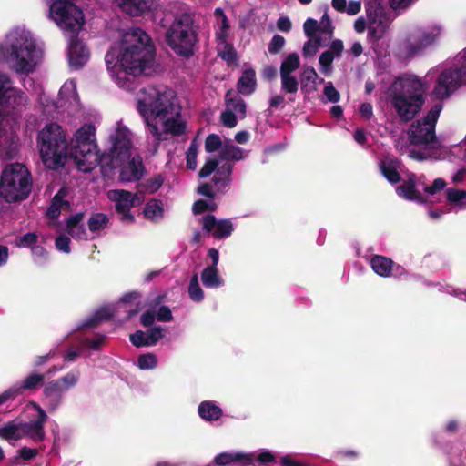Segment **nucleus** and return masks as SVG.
Instances as JSON below:
<instances>
[{"label":"nucleus","mask_w":466,"mask_h":466,"mask_svg":"<svg viewBox=\"0 0 466 466\" xmlns=\"http://www.w3.org/2000/svg\"><path fill=\"white\" fill-rule=\"evenodd\" d=\"M84 214L77 213L71 216L66 221V231L74 238L79 240H89L87 228L83 225Z\"/></svg>","instance_id":"bb28decb"},{"label":"nucleus","mask_w":466,"mask_h":466,"mask_svg":"<svg viewBox=\"0 0 466 466\" xmlns=\"http://www.w3.org/2000/svg\"><path fill=\"white\" fill-rule=\"evenodd\" d=\"M155 56L156 49L148 35L138 27L129 28L106 53V71L119 87L131 90L134 77L151 74Z\"/></svg>","instance_id":"f257e3e1"},{"label":"nucleus","mask_w":466,"mask_h":466,"mask_svg":"<svg viewBox=\"0 0 466 466\" xmlns=\"http://www.w3.org/2000/svg\"><path fill=\"white\" fill-rule=\"evenodd\" d=\"M464 84L466 83L462 80V75L453 65L441 71L434 92L439 98H445Z\"/></svg>","instance_id":"6ab92c4d"},{"label":"nucleus","mask_w":466,"mask_h":466,"mask_svg":"<svg viewBox=\"0 0 466 466\" xmlns=\"http://www.w3.org/2000/svg\"><path fill=\"white\" fill-rule=\"evenodd\" d=\"M215 208L216 204L214 203L213 199H199L194 203L192 209L195 214H200L206 210H213Z\"/></svg>","instance_id":"bf43d9fd"},{"label":"nucleus","mask_w":466,"mask_h":466,"mask_svg":"<svg viewBox=\"0 0 466 466\" xmlns=\"http://www.w3.org/2000/svg\"><path fill=\"white\" fill-rule=\"evenodd\" d=\"M39 103L46 115H52L53 112L57 111L58 114L67 113L79 116L82 113V105L74 79H68L63 84L56 102L51 101L49 96L43 92L39 96Z\"/></svg>","instance_id":"ddd939ff"},{"label":"nucleus","mask_w":466,"mask_h":466,"mask_svg":"<svg viewBox=\"0 0 466 466\" xmlns=\"http://www.w3.org/2000/svg\"><path fill=\"white\" fill-rule=\"evenodd\" d=\"M147 342L149 346H155L161 339H163L166 335V328L162 326H154L147 331Z\"/></svg>","instance_id":"5fc2aeb1"},{"label":"nucleus","mask_w":466,"mask_h":466,"mask_svg":"<svg viewBox=\"0 0 466 466\" xmlns=\"http://www.w3.org/2000/svg\"><path fill=\"white\" fill-rule=\"evenodd\" d=\"M47 6L46 17L66 35H71L68 43L67 58L70 67L79 69L90 58L86 46L75 38L83 29L85 15L77 5L78 0H44Z\"/></svg>","instance_id":"423d86ee"},{"label":"nucleus","mask_w":466,"mask_h":466,"mask_svg":"<svg viewBox=\"0 0 466 466\" xmlns=\"http://www.w3.org/2000/svg\"><path fill=\"white\" fill-rule=\"evenodd\" d=\"M245 157L242 148L233 145L226 144L219 151L218 157L207 159L205 165L199 171L200 177H208L215 172L213 182L215 186L225 187L229 181V176L232 172L231 161H239Z\"/></svg>","instance_id":"f8f14e48"},{"label":"nucleus","mask_w":466,"mask_h":466,"mask_svg":"<svg viewBox=\"0 0 466 466\" xmlns=\"http://www.w3.org/2000/svg\"><path fill=\"white\" fill-rule=\"evenodd\" d=\"M454 65L462 75V80L466 83V47L456 56Z\"/></svg>","instance_id":"052dcab7"},{"label":"nucleus","mask_w":466,"mask_h":466,"mask_svg":"<svg viewBox=\"0 0 466 466\" xmlns=\"http://www.w3.org/2000/svg\"><path fill=\"white\" fill-rule=\"evenodd\" d=\"M70 238L65 235H60L56 238L55 245L60 252L68 254L70 253Z\"/></svg>","instance_id":"e2e57ef3"},{"label":"nucleus","mask_w":466,"mask_h":466,"mask_svg":"<svg viewBox=\"0 0 466 466\" xmlns=\"http://www.w3.org/2000/svg\"><path fill=\"white\" fill-rule=\"evenodd\" d=\"M147 332L137 330L134 334L130 335V341L131 343L139 348V347H150L149 344H147Z\"/></svg>","instance_id":"13d9d810"},{"label":"nucleus","mask_w":466,"mask_h":466,"mask_svg":"<svg viewBox=\"0 0 466 466\" xmlns=\"http://www.w3.org/2000/svg\"><path fill=\"white\" fill-rule=\"evenodd\" d=\"M199 146V142L197 139H194L187 151V167L189 169L194 170L197 167V157Z\"/></svg>","instance_id":"603ef678"},{"label":"nucleus","mask_w":466,"mask_h":466,"mask_svg":"<svg viewBox=\"0 0 466 466\" xmlns=\"http://www.w3.org/2000/svg\"><path fill=\"white\" fill-rule=\"evenodd\" d=\"M281 79V89L283 92L294 95L299 89V81L293 75H283L280 76Z\"/></svg>","instance_id":"de8ad7c7"},{"label":"nucleus","mask_w":466,"mask_h":466,"mask_svg":"<svg viewBox=\"0 0 466 466\" xmlns=\"http://www.w3.org/2000/svg\"><path fill=\"white\" fill-rule=\"evenodd\" d=\"M328 43L329 42H325V40H322L320 37H318L317 35L315 37H310L303 46V56L305 57L314 56L320 46H324Z\"/></svg>","instance_id":"49530a36"},{"label":"nucleus","mask_w":466,"mask_h":466,"mask_svg":"<svg viewBox=\"0 0 466 466\" xmlns=\"http://www.w3.org/2000/svg\"><path fill=\"white\" fill-rule=\"evenodd\" d=\"M420 37L424 46L431 47L435 45L443 34V26L439 23H433L416 32Z\"/></svg>","instance_id":"473e14b6"},{"label":"nucleus","mask_w":466,"mask_h":466,"mask_svg":"<svg viewBox=\"0 0 466 466\" xmlns=\"http://www.w3.org/2000/svg\"><path fill=\"white\" fill-rule=\"evenodd\" d=\"M214 17H215V35H216V41H225L229 40L230 37V25L229 22L224 13V11L218 7L214 11Z\"/></svg>","instance_id":"2f4dec72"},{"label":"nucleus","mask_w":466,"mask_h":466,"mask_svg":"<svg viewBox=\"0 0 466 466\" xmlns=\"http://www.w3.org/2000/svg\"><path fill=\"white\" fill-rule=\"evenodd\" d=\"M334 57L335 56L332 54L331 51H325L323 52L320 56H319V65H320V67H321V72L325 75V76H329L331 71H332V62L334 60Z\"/></svg>","instance_id":"864d4df0"},{"label":"nucleus","mask_w":466,"mask_h":466,"mask_svg":"<svg viewBox=\"0 0 466 466\" xmlns=\"http://www.w3.org/2000/svg\"><path fill=\"white\" fill-rule=\"evenodd\" d=\"M284 45L285 38L279 35H275L268 45V52L270 54H277Z\"/></svg>","instance_id":"338daca9"},{"label":"nucleus","mask_w":466,"mask_h":466,"mask_svg":"<svg viewBox=\"0 0 466 466\" xmlns=\"http://www.w3.org/2000/svg\"><path fill=\"white\" fill-rule=\"evenodd\" d=\"M441 290L458 298L461 301L466 302V289H456L451 286H441Z\"/></svg>","instance_id":"774afa93"},{"label":"nucleus","mask_w":466,"mask_h":466,"mask_svg":"<svg viewBox=\"0 0 466 466\" xmlns=\"http://www.w3.org/2000/svg\"><path fill=\"white\" fill-rule=\"evenodd\" d=\"M114 3L124 13L132 15L139 16L149 12L153 5V0H113Z\"/></svg>","instance_id":"393cba45"},{"label":"nucleus","mask_w":466,"mask_h":466,"mask_svg":"<svg viewBox=\"0 0 466 466\" xmlns=\"http://www.w3.org/2000/svg\"><path fill=\"white\" fill-rule=\"evenodd\" d=\"M256 86V75L253 69H248L243 72L238 83V90L243 95H250L254 92Z\"/></svg>","instance_id":"4c0bfd02"},{"label":"nucleus","mask_w":466,"mask_h":466,"mask_svg":"<svg viewBox=\"0 0 466 466\" xmlns=\"http://www.w3.org/2000/svg\"><path fill=\"white\" fill-rule=\"evenodd\" d=\"M300 65V60L296 53H291L287 56L280 66V76L292 75Z\"/></svg>","instance_id":"37998d69"},{"label":"nucleus","mask_w":466,"mask_h":466,"mask_svg":"<svg viewBox=\"0 0 466 466\" xmlns=\"http://www.w3.org/2000/svg\"><path fill=\"white\" fill-rule=\"evenodd\" d=\"M238 118L239 117L228 109L221 114V121L227 127H234L238 123Z\"/></svg>","instance_id":"69168bd1"},{"label":"nucleus","mask_w":466,"mask_h":466,"mask_svg":"<svg viewBox=\"0 0 466 466\" xmlns=\"http://www.w3.org/2000/svg\"><path fill=\"white\" fill-rule=\"evenodd\" d=\"M141 323L144 327H150L155 320L169 322L173 320V314L167 306H161L157 310H147L141 315Z\"/></svg>","instance_id":"cd10ccee"},{"label":"nucleus","mask_w":466,"mask_h":466,"mask_svg":"<svg viewBox=\"0 0 466 466\" xmlns=\"http://www.w3.org/2000/svg\"><path fill=\"white\" fill-rule=\"evenodd\" d=\"M0 57L18 76L35 73L44 57V45L25 25L11 28L0 42Z\"/></svg>","instance_id":"39448f33"},{"label":"nucleus","mask_w":466,"mask_h":466,"mask_svg":"<svg viewBox=\"0 0 466 466\" xmlns=\"http://www.w3.org/2000/svg\"><path fill=\"white\" fill-rule=\"evenodd\" d=\"M32 185L31 174L25 165H6L0 177V197L7 202L24 200L29 196Z\"/></svg>","instance_id":"9b49d317"},{"label":"nucleus","mask_w":466,"mask_h":466,"mask_svg":"<svg viewBox=\"0 0 466 466\" xmlns=\"http://www.w3.org/2000/svg\"><path fill=\"white\" fill-rule=\"evenodd\" d=\"M302 85L304 87L308 86V84H312L313 88L321 83L324 82V79L319 77L313 67L306 68L302 73Z\"/></svg>","instance_id":"8fccbe9b"},{"label":"nucleus","mask_w":466,"mask_h":466,"mask_svg":"<svg viewBox=\"0 0 466 466\" xmlns=\"http://www.w3.org/2000/svg\"><path fill=\"white\" fill-rule=\"evenodd\" d=\"M136 101L137 110L154 140L160 142L187 134V121L173 89L147 86L137 93Z\"/></svg>","instance_id":"f03ea898"},{"label":"nucleus","mask_w":466,"mask_h":466,"mask_svg":"<svg viewBox=\"0 0 466 466\" xmlns=\"http://www.w3.org/2000/svg\"><path fill=\"white\" fill-rule=\"evenodd\" d=\"M138 298L139 294L137 292L127 293L117 303L106 305L98 309L82 326L85 328H92L98 322L107 320L111 318H119L122 320H127L137 312V310L131 309L129 302Z\"/></svg>","instance_id":"4468645a"},{"label":"nucleus","mask_w":466,"mask_h":466,"mask_svg":"<svg viewBox=\"0 0 466 466\" xmlns=\"http://www.w3.org/2000/svg\"><path fill=\"white\" fill-rule=\"evenodd\" d=\"M198 414L203 420L214 422L222 417L223 410L216 401L204 400L198 407Z\"/></svg>","instance_id":"7c9ffc66"},{"label":"nucleus","mask_w":466,"mask_h":466,"mask_svg":"<svg viewBox=\"0 0 466 466\" xmlns=\"http://www.w3.org/2000/svg\"><path fill=\"white\" fill-rule=\"evenodd\" d=\"M20 420H15L0 425V439L8 442L21 440Z\"/></svg>","instance_id":"e433bc0d"},{"label":"nucleus","mask_w":466,"mask_h":466,"mask_svg":"<svg viewBox=\"0 0 466 466\" xmlns=\"http://www.w3.org/2000/svg\"><path fill=\"white\" fill-rule=\"evenodd\" d=\"M45 380V374L39 372H31L21 381L14 384L6 390L12 400L22 395L25 391H32L38 389Z\"/></svg>","instance_id":"5701e85b"},{"label":"nucleus","mask_w":466,"mask_h":466,"mask_svg":"<svg viewBox=\"0 0 466 466\" xmlns=\"http://www.w3.org/2000/svg\"><path fill=\"white\" fill-rule=\"evenodd\" d=\"M203 228L211 233L214 238H228L233 232L234 227L229 219L217 220L214 216L207 215L201 218Z\"/></svg>","instance_id":"4be33fe9"},{"label":"nucleus","mask_w":466,"mask_h":466,"mask_svg":"<svg viewBox=\"0 0 466 466\" xmlns=\"http://www.w3.org/2000/svg\"><path fill=\"white\" fill-rule=\"evenodd\" d=\"M427 47L415 32L403 39L398 47V55L403 59H411L424 53Z\"/></svg>","instance_id":"b1692460"},{"label":"nucleus","mask_w":466,"mask_h":466,"mask_svg":"<svg viewBox=\"0 0 466 466\" xmlns=\"http://www.w3.org/2000/svg\"><path fill=\"white\" fill-rule=\"evenodd\" d=\"M400 167V161L392 157H385L380 163L381 174L391 184H395L400 180L399 173Z\"/></svg>","instance_id":"c85d7f7f"},{"label":"nucleus","mask_w":466,"mask_h":466,"mask_svg":"<svg viewBox=\"0 0 466 466\" xmlns=\"http://www.w3.org/2000/svg\"><path fill=\"white\" fill-rule=\"evenodd\" d=\"M66 190L61 188L53 198L50 207L46 211V216L52 219L56 218L61 210L67 209L69 203L66 199Z\"/></svg>","instance_id":"72a5a7b5"},{"label":"nucleus","mask_w":466,"mask_h":466,"mask_svg":"<svg viewBox=\"0 0 466 466\" xmlns=\"http://www.w3.org/2000/svg\"><path fill=\"white\" fill-rule=\"evenodd\" d=\"M157 365V358L153 353H146L138 356L137 366L140 370H153Z\"/></svg>","instance_id":"09e8293b"},{"label":"nucleus","mask_w":466,"mask_h":466,"mask_svg":"<svg viewBox=\"0 0 466 466\" xmlns=\"http://www.w3.org/2000/svg\"><path fill=\"white\" fill-rule=\"evenodd\" d=\"M222 147L223 146H221V140L218 136L211 134L207 137L205 141V149L207 152L212 153L217 150L219 152Z\"/></svg>","instance_id":"4d7b16f0"},{"label":"nucleus","mask_w":466,"mask_h":466,"mask_svg":"<svg viewBox=\"0 0 466 466\" xmlns=\"http://www.w3.org/2000/svg\"><path fill=\"white\" fill-rule=\"evenodd\" d=\"M253 455L242 451H226L218 454L214 458V462L218 466H226L235 462L249 464L252 462Z\"/></svg>","instance_id":"c756f323"},{"label":"nucleus","mask_w":466,"mask_h":466,"mask_svg":"<svg viewBox=\"0 0 466 466\" xmlns=\"http://www.w3.org/2000/svg\"><path fill=\"white\" fill-rule=\"evenodd\" d=\"M109 217L101 212H94L87 219V231L90 239L100 237L109 225Z\"/></svg>","instance_id":"a878e982"},{"label":"nucleus","mask_w":466,"mask_h":466,"mask_svg":"<svg viewBox=\"0 0 466 466\" xmlns=\"http://www.w3.org/2000/svg\"><path fill=\"white\" fill-rule=\"evenodd\" d=\"M79 379L80 372L78 370H71L63 377L58 378L57 380L63 386V389H65L66 391H68L70 389L74 388L78 383Z\"/></svg>","instance_id":"3c124183"},{"label":"nucleus","mask_w":466,"mask_h":466,"mask_svg":"<svg viewBox=\"0 0 466 466\" xmlns=\"http://www.w3.org/2000/svg\"><path fill=\"white\" fill-rule=\"evenodd\" d=\"M365 15L368 18V38L378 41L389 29L392 17L381 0H369L365 4Z\"/></svg>","instance_id":"2eb2a0df"},{"label":"nucleus","mask_w":466,"mask_h":466,"mask_svg":"<svg viewBox=\"0 0 466 466\" xmlns=\"http://www.w3.org/2000/svg\"><path fill=\"white\" fill-rule=\"evenodd\" d=\"M424 89L421 79L413 75L401 76L390 85L389 98L402 120L412 119L420 110L424 103Z\"/></svg>","instance_id":"1a4fd4ad"},{"label":"nucleus","mask_w":466,"mask_h":466,"mask_svg":"<svg viewBox=\"0 0 466 466\" xmlns=\"http://www.w3.org/2000/svg\"><path fill=\"white\" fill-rule=\"evenodd\" d=\"M132 149V147L130 148ZM131 150H129L128 157L123 160H118L116 167L108 166L110 168H116L121 167L120 178L123 181L131 182L139 180L144 175V166L142 158L139 156L133 157L130 159Z\"/></svg>","instance_id":"aec40b11"},{"label":"nucleus","mask_w":466,"mask_h":466,"mask_svg":"<svg viewBox=\"0 0 466 466\" xmlns=\"http://www.w3.org/2000/svg\"><path fill=\"white\" fill-rule=\"evenodd\" d=\"M442 110L441 104L434 105L427 115L410 125L408 139H399L396 148L402 156L415 161H453L452 155L460 150V146L447 147L435 135V126Z\"/></svg>","instance_id":"20e7f679"},{"label":"nucleus","mask_w":466,"mask_h":466,"mask_svg":"<svg viewBox=\"0 0 466 466\" xmlns=\"http://www.w3.org/2000/svg\"><path fill=\"white\" fill-rule=\"evenodd\" d=\"M28 104L27 96L18 88L12 86L0 101V158L10 160L16 157L19 150V129L21 112Z\"/></svg>","instance_id":"0eeeda50"},{"label":"nucleus","mask_w":466,"mask_h":466,"mask_svg":"<svg viewBox=\"0 0 466 466\" xmlns=\"http://www.w3.org/2000/svg\"><path fill=\"white\" fill-rule=\"evenodd\" d=\"M227 109L233 112L239 118L246 116V104L234 91H228L226 94Z\"/></svg>","instance_id":"c9c22d12"},{"label":"nucleus","mask_w":466,"mask_h":466,"mask_svg":"<svg viewBox=\"0 0 466 466\" xmlns=\"http://www.w3.org/2000/svg\"><path fill=\"white\" fill-rule=\"evenodd\" d=\"M145 217L152 221H158L164 216V208L161 201L152 199L148 201L144 208Z\"/></svg>","instance_id":"a19ab883"},{"label":"nucleus","mask_w":466,"mask_h":466,"mask_svg":"<svg viewBox=\"0 0 466 466\" xmlns=\"http://www.w3.org/2000/svg\"><path fill=\"white\" fill-rule=\"evenodd\" d=\"M44 404L49 412L56 411L63 403L64 398L56 394L49 389L44 387L43 389Z\"/></svg>","instance_id":"79ce46f5"},{"label":"nucleus","mask_w":466,"mask_h":466,"mask_svg":"<svg viewBox=\"0 0 466 466\" xmlns=\"http://www.w3.org/2000/svg\"><path fill=\"white\" fill-rule=\"evenodd\" d=\"M26 408L31 420L28 422L20 420L21 439H28L35 443L41 442L46 437V412L34 401L29 402Z\"/></svg>","instance_id":"dca6fc26"},{"label":"nucleus","mask_w":466,"mask_h":466,"mask_svg":"<svg viewBox=\"0 0 466 466\" xmlns=\"http://www.w3.org/2000/svg\"><path fill=\"white\" fill-rule=\"evenodd\" d=\"M318 28L319 34L317 36L320 37L322 40H325V42H329L333 34V27L331 25V20L327 14L322 16L320 23L318 24Z\"/></svg>","instance_id":"c03bdc74"},{"label":"nucleus","mask_w":466,"mask_h":466,"mask_svg":"<svg viewBox=\"0 0 466 466\" xmlns=\"http://www.w3.org/2000/svg\"><path fill=\"white\" fill-rule=\"evenodd\" d=\"M105 336L104 335H96L94 339H81L79 340L84 350L86 349H90L93 350H97L99 347L104 343Z\"/></svg>","instance_id":"6e6d98bb"},{"label":"nucleus","mask_w":466,"mask_h":466,"mask_svg":"<svg viewBox=\"0 0 466 466\" xmlns=\"http://www.w3.org/2000/svg\"><path fill=\"white\" fill-rule=\"evenodd\" d=\"M370 265L377 275L383 278L399 277L405 272L403 267L395 264L390 258L380 255L372 256Z\"/></svg>","instance_id":"412c9836"},{"label":"nucleus","mask_w":466,"mask_h":466,"mask_svg":"<svg viewBox=\"0 0 466 466\" xmlns=\"http://www.w3.org/2000/svg\"><path fill=\"white\" fill-rule=\"evenodd\" d=\"M107 198L115 203L116 210L124 223L133 222L134 216L130 213V209L144 201V195L141 192L132 194L123 189L109 190Z\"/></svg>","instance_id":"a211bd4d"},{"label":"nucleus","mask_w":466,"mask_h":466,"mask_svg":"<svg viewBox=\"0 0 466 466\" xmlns=\"http://www.w3.org/2000/svg\"><path fill=\"white\" fill-rule=\"evenodd\" d=\"M417 181L414 174L409 176L407 181L396 188V193L407 200L415 201L418 203H424L429 198H433L435 195L442 191L447 184L442 178H436L430 186L423 187L425 197L416 189Z\"/></svg>","instance_id":"f3484780"},{"label":"nucleus","mask_w":466,"mask_h":466,"mask_svg":"<svg viewBox=\"0 0 466 466\" xmlns=\"http://www.w3.org/2000/svg\"><path fill=\"white\" fill-rule=\"evenodd\" d=\"M447 202L460 209L466 208V190L448 188L445 192Z\"/></svg>","instance_id":"ea45409f"},{"label":"nucleus","mask_w":466,"mask_h":466,"mask_svg":"<svg viewBox=\"0 0 466 466\" xmlns=\"http://www.w3.org/2000/svg\"><path fill=\"white\" fill-rule=\"evenodd\" d=\"M108 142L107 152L100 155L95 126L84 124L76 130L68 144L69 157L82 172H90L98 165L116 167V162L128 157L133 147V133L118 121L109 133Z\"/></svg>","instance_id":"7ed1b4c3"},{"label":"nucleus","mask_w":466,"mask_h":466,"mask_svg":"<svg viewBox=\"0 0 466 466\" xmlns=\"http://www.w3.org/2000/svg\"><path fill=\"white\" fill-rule=\"evenodd\" d=\"M164 15L163 26H166L169 20H173L166 33L167 45L179 56L192 55L197 35L192 27L193 19L189 7L180 2H172L165 7Z\"/></svg>","instance_id":"6e6552de"},{"label":"nucleus","mask_w":466,"mask_h":466,"mask_svg":"<svg viewBox=\"0 0 466 466\" xmlns=\"http://www.w3.org/2000/svg\"><path fill=\"white\" fill-rule=\"evenodd\" d=\"M36 146L40 158L48 169L63 167L69 157L66 133L56 123H47L38 131Z\"/></svg>","instance_id":"9d476101"},{"label":"nucleus","mask_w":466,"mask_h":466,"mask_svg":"<svg viewBox=\"0 0 466 466\" xmlns=\"http://www.w3.org/2000/svg\"><path fill=\"white\" fill-rule=\"evenodd\" d=\"M305 35L310 38L315 37L319 34L318 23L312 18H308L303 25Z\"/></svg>","instance_id":"0e129e2a"},{"label":"nucleus","mask_w":466,"mask_h":466,"mask_svg":"<svg viewBox=\"0 0 466 466\" xmlns=\"http://www.w3.org/2000/svg\"><path fill=\"white\" fill-rule=\"evenodd\" d=\"M218 55L228 65H232L237 60V53L229 40L217 42Z\"/></svg>","instance_id":"58836bf2"},{"label":"nucleus","mask_w":466,"mask_h":466,"mask_svg":"<svg viewBox=\"0 0 466 466\" xmlns=\"http://www.w3.org/2000/svg\"><path fill=\"white\" fill-rule=\"evenodd\" d=\"M188 295L190 299L195 302H201L204 299V291L198 283V276L197 274H194L190 279Z\"/></svg>","instance_id":"a18cd8bd"},{"label":"nucleus","mask_w":466,"mask_h":466,"mask_svg":"<svg viewBox=\"0 0 466 466\" xmlns=\"http://www.w3.org/2000/svg\"><path fill=\"white\" fill-rule=\"evenodd\" d=\"M201 281L207 289H218L224 285L218 268L206 267L201 272Z\"/></svg>","instance_id":"f704fd0d"},{"label":"nucleus","mask_w":466,"mask_h":466,"mask_svg":"<svg viewBox=\"0 0 466 466\" xmlns=\"http://www.w3.org/2000/svg\"><path fill=\"white\" fill-rule=\"evenodd\" d=\"M324 96L329 102L336 103L339 100L340 96L331 82H328L324 87Z\"/></svg>","instance_id":"680f3d73"}]
</instances>
